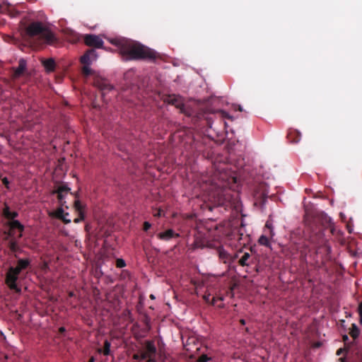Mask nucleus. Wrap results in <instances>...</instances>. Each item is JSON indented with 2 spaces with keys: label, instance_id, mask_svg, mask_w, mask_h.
<instances>
[{
  "label": "nucleus",
  "instance_id": "f257e3e1",
  "mask_svg": "<svg viewBox=\"0 0 362 362\" xmlns=\"http://www.w3.org/2000/svg\"><path fill=\"white\" fill-rule=\"evenodd\" d=\"M206 182H209L211 186L216 188L213 194L215 204L226 208L235 204V198L228 187L231 182H235V177L230 175L224 165L216 167L211 177Z\"/></svg>",
  "mask_w": 362,
  "mask_h": 362
},
{
  "label": "nucleus",
  "instance_id": "f03ea898",
  "mask_svg": "<svg viewBox=\"0 0 362 362\" xmlns=\"http://www.w3.org/2000/svg\"><path fill=\"white\" fill-rule=\"evenodd\" d=\"M111 43L118 47L122 59L126 61L154 60L158 57V54L153 49L132 40L113 39Z\"/></svg>",
  "mask_w": 362,
  "mask_h": 362
},
{
  "label": "nucleus",
  "instance_id": "7ed1b4c3",
  "mask_svg": "<svg viewBox=\"0 0 362 362\" xmlns=\"http://www.w3.org/2000/svg\"><path fill=\"white\" fill-rule=\"evenodd\" d=\"M304 223L307 233H314V230H320L324 233V229L329 228L330 232L334 234L335 228L332 219L324 213L318 214L315 216L305 214L304 216Z\"/></svg>",
  "mask_w": 362,
  "mask_h": 362
},
{
  "label": "nucleus",
  "instance_id": "20e7f679",
  "mask_svg": "<svg viewBox=\"0 0 362 362\" xmlns=\"http://www.w3.org/2000/svg\"><path fill=\"white\" fill-rule=\"evenodd\" d=\"M26 33L30 37L38 35L43 42L49 45H54L57 41L54 33L45 27L42 23L39 21L33 22L29 24L26 28Z\"/></svg>",
  "mask_w": 362,
  "mask_h": 362
},
{
  "label": "nucleus",
  "instance_id": "39448f33",
  "mask_svg": "<svg viewBox=\"0 0 362 362\" xmlns=\"http://www.w3.org/2000/svg\"><path fill=\"white\" fill-rule=\"evenodd\" d=\"M30 264L29 259H19L16 267H10L6 276V283L10 289L14 290L16 292H20L21 289L18 288L16 281L18 279V275L22 270L26 269Z\"/></svg>",
  "mask_w": 362,
  "mask_h": 362
},
{
  "label": "nucleus",
  "instance_id": "423d86ee",
  "mask_svg": "<svg viewBox=\"0 0 362 362\" xmlns=\"http://www.w3.org/2000/svg\"><path fill=\"white\" fill-rule=\"evenodd\" d=\"M308 233V240L315 247L316 253L327 257L331 252V247L328 245V241L325 238L324 233L320 230H314V233Z\"/></svg>",
  "mask_w": 362,
  "mask_h": 362
},
{
  "label": "nucleus",
  "instance_id": "0eeeda50",
  "mask_svg": "<svg viewBox=\"0 0 362 362\" xmlns=\"http://www.w3.org/2000/svg\"><path fill=\"white\" fill-rule=\"evenodd\" d=\"M3 216L10 221L8 222L7 225L10 228L9 231L7 233L8 235L10 237L14 236L13 230L17 229L19 231V234L18 235V238H22L23 232L24 230V226L21 223V222L18 220H15L16 218L18 216V213L16 211H11L8 206L5 204V207L3 209Z\"/></svg>",
  "mask_w": 362,
  "mask_h": 362
},
{
  "label": "nucleus",
  "instance_id": "6e6552de",
  "mask_svg": "<svg viewBox=\"0 0 362 362\" xmlns=\"http://www.w3.org/2000/svg\"><path fill=\"white\" fill-rule=\"evenodd\" d=\"M226 117H228V113L221 110H217L213 112H209L208 110L203 111L198 113L197 115V119L201 122L200 125H206L209 128H212L213 120L214 118L221 120L222 119H225Z\"/></svg>",
  "mask_w": 362,
  "mask_h": 362
},
{
  "label": "nucleus",
  "instance_id": "1a4fd4ad",
  "mask_svg": "<svg viewBox=\"0 0 362 362\" xmlns=\"http://www.w3.org/2000/svg\"><path fill=\"white\" fill-rule=\"evenodd\" d=\"M216 251L220 261L223 264H228V267H230L234 260L238 257L237 253L231 255L221 247H218Z\"/></svg>",
  "mask_w": 362,
  "mask_h": 362
},
{
  "label": "nucleus",
  "instance_id": "9d476101",
  "mask_svg": "<svg viewBox=\"0 0 362 362\" xmlns=\"http://www.w3.org/2000/svg\"><path fill=\"white\" fill-rule=\"evenodd\" d=\"M83 41L87 46L95 48H102L104 43L99 36L93 34L85 35L83 36Z\"/></svg>",
  "mask_w": 362,
  "mask_h": 362
},
{
  "label": "nucleus",
  "instance_id": "9b49d317",
  "mask_svg": "<svg viewBox=\"0 0 362 362\" xmlns=\"http://www.w3.org/2000/svg\"><path fill=\"white\" fill-rule=\"evenodd\" d=\"M13 71L11 78L16 80L22 76L27 71V62L25 59L21 58L18 61V67H12Z\"/></svg>",
  "mask_w": 362,
  "mask_h": 362
},
{
  "label": "nucleus",
  "instance_id": "f8f14e48",
  "mask_svg": "<svg viewBox=\"0 0 362 362\" xmlns=\"http://www.w3.org/2000/svg\"><path fill=\"white\" fill-rule=\"evenodd\" d=\"M167 102L169 104L175 106V107L179 109L181 112H185V105L182 97L176 95H170L168 97Z\"/></svg>",
  "mask_w": 362,
  "mask_h": 362
},
{
  "label": "nucleus",
  "instance_id": "ddd939ff",
  "mask_svg": "<svg viewBox=\"0 0 362 362\" xmlns=\"http://www.w3.org/2000/svg\"><path fill=\"white\" fill-rule=\"evenodd\" d=\"M94 85L97 87L100 91L102 96L104 97L105 95L110 92L112 89V86L110 85L106 80L105 79H96L94 82Z\"/></svg>",
  "mask_w": 362,
  "mask_h": 362
},
{
  "label": "nucleus",
  "instance_id": "4468645a",
  "mask_svg": "<svg viewBox=\"0 0 362 362\" xmlns=\"http://www.w3.org/2000/svg\"><path fill=\"white\" fill-rule=\"evenodd\" d=\"M98 57L94 49H88L81 57V63L85 65H90L91 62Z\"/></svg>",
  "mask_w": 362,
  "mask_h": 362
},
{
  "label": "nucleus",
  "instance_id": "2eb2a0df",
  "mask_svg": "<svg viewBox=\"0 0 362 362\" xmlns=\"http://www.w3.org/2000/svg\"><path fill=\"white\" fill-rule=\"evenodd\" d=\"M156 351L157 349L154 342L153 341H146L142 359H146V358L148 356H156Z\"/></svg>",
  "mask_w": 362,
  "mask_h": 362
},
{
  "label": "nucleus",
  "instance_id": "dca6fc26",
  "mask_svg": "<svg viewBox=\"0 0 362 362\" xmlns=\"http://www.w3.org/2000/svg\"><path fill=\"white\" fill-rule=\"evenodd\" d=\"M180 234L175 232L173 229H168L164 232H160L157 234V238L159 240L164 241H169L173 238H179Z\"/></svg>",
  "mask_w": 362,
  "mask_h": 362
},
{
  "label": "nucleus",
  "instance_id": "f3484780",
  "mask_svg": "<svg viewBox=\"0 0 362 362\" xmlns=\"http://www.w3.org/2000/svg\"><path fill=\"white\" fill-rule=\"evenodd\" d=\"M64 35L66 40L71 43H76L81 40V35L69 28L64 30Z\"/></svg>",
  "mask_w": 362,
  "mask_h": 362
},
{
  "label": "nucleus",
  "instance_id": "a211bd4d",
  "mask_svg": "<svg viewBox=\"0 0 362 362\" xmlns=\"http://www.w3.org/2000/svg\"><path fill=\"white\" fill-rule=\"evenodd\" d=\"M70 190L71 189L67 185H62L59 186L55 191H54V193L57 194V199L60 205L64 206V194H67Z\"/></svg>",
  "mask_w": 362,
  "mask_h": 362
},
{
  "label": "nucleus",
  "instance_id": "6ab92c4d",
  "mask_svg": "<svg viewBox=\"0 0 362 362\" xmlns=\"http://www.w3.org/2000/svg\"><path fill=\"white\" fill-rule=\"evenodd\" d=\"M287 139L291 144H297L301 139V134L294 129H289L287 133Z\"/></svg>",
  "mask_w": 362,
  "mask_h": 362
},
{
  "label": "nucleus",
  "instance_id": "aec40b11",
  "mask_svg": "<svg viewBox=\"0 0 362 362\" xmlns=\"http://www.w3.org/2000/svg\"><path fill=\"white\" fill-rule=\"evenodd\" d=\"M0 12L7 13L11 18H16L20 14L18 11L9 4L2 5L0 7Z\"/></svg>",
  "mask_w": 362,
  "mask_h": 362
},
{
  "label": "nucleus",
  "instance_id": "412c9836",
  "mask_svg": "<svg viewBox=\"0 0 362 362\" xmlns=\"http://www.w3.org/2000/svg\"><path fill=\"white\" fill-rule=\"evenodd\" d=\"M42 63L47 72H52L54 71L55 62L53 59L50 58L48 59H44L42 60Z\"/></svg>",
  "mask_w": 362,
  "mask_h": 362
},
{
  "label": "nucleus",
  "instance_id": "4be33fe9",
  "mask_svg": "<svg viewBox=\"0 0 362 362\" xmlns=\"http://www.w3.org/2000/svg\"><path fill=\"white\" fill-rule=\"evenodd\" d=\"M267 199V194L265 192H262L261 194H255V204H259L260 206H263Z\"/></svg>",
  "mask_w": 362,
  "mask_h": 362
},
{
  "label": "nucleus",
  "instance_id": "5701e85b",
  "mask_svg": "<svg viewBox=\"0 0 362 362\" xmlns=\"http://www.w3.org/2000/svg\"><path fill=\"white\" fill-rule=\"evenodd\" d=\"M203 298L206 303H209L213 305L216 304V303L218 300H221V301H222L223 300V297H218V298L213 297L212 298H211L210 294H205L203 296Z\"/></svg>",
  "mask_w": 362,
  "mask_h": 362
},
{
  "label": "nucleus",
  "instance_id": "b1692460",
  "mask_svg": "<svg viewBox=\"0 0 362 362\" xmlns=\"http://www.w3.org/2000/svg\"><path fill=\"white\" fill-rule=\"evenodd\" d=\"M250 259V255L248 252H245L241 258L239 259L238 263L240 266L245 267L250 264L249 259Z\"/></svg>",
  "mask_w": 362,
  "mask_h": 362
},
{
  "label": "nucleus",
  "instance_id": "393cba45",
  "mask_svg": "<svg viewBox=\"0 0 362 362\" xmlns=\"http://www.w3.org/2000/svg\"><path fill=\"white\" fill-rule=\"evenodd\" d=\"M359 334L360 330L358 327L356 326V324H352L349 331V334L351 335V337L354 339H356L358 337Z\"/></svg>",
  "mask_w": 362,
  "mask_h": 362
},
{
  "label": "nucleus",
  "instance_id": "a878e982",
  "mask_svg": "<svg viewBox=\"0 0 362 362\" xmlns=\"http://www.w3.org/2000/svg\"><path fill=\"white\" fill-rule=\"evenodd\" d=\"M111 344L108 340L104 341V346L103 351L98 350L99 352H102L105 356H108L110 354Z\"/></svg>",
  "mask_w": 362,
  "mask_h": 362
},
{
  "label": "nucleus",
  "instance_id": "bb28decb",
  "mask_svg": "<svg viewBox=\"0 0 362 362\" xmlns=\"http://www.w3.org/2000/svg\"><path fill=\"white\" fill-rule=\"evenodd\" d=\"M8 247L12 252H16L20 250L17 241L13 239L9 241Z\"/></svg>",
  "mask_w": 362,
  "mask_h": 362
},
{
  "label": "nucleus",
  "instance_id": "cd10ccee",
  "mask_svg": "<svg viewBox=\"0 0 362 362\" xmlns=\"http://www.w3.org/2000/svg\"><path fill=\"white\" fill-rule=\"evenodd\" d=\"M61 206H62L61 205ZM64 215H69L68 213H64V209H62V207H59L58 208L54 213H53V216L59 219H61L62 218H63V216Z\"/></svg>",
  "mask_w": 362,
  "mask_h": 362
},
{
  "label": "nucleus",
  "instance_id": "c85d7f7f",
  "mask_svg": "<svg viewBox=\"0 0 362 362\" xmlns=\"http://www.w3.org/2000/svg\"><path fill=\"white\" fill-rule=\"evenodd\" d=\"M258 243L264 246L270 247V243L268 238L265 235H261L259 238Z\"/></svg>",
  "mask_w": 362,
  "mask_h": 362
},
{
  "label": "nucleus",
  "instance_id": "c756f323",
  "mask_svg": "<svg viewBox=\"0 0 362 362\" xmlns=\"http://www.w3.org/2000/svg\"><path fill=\"white\" fill-rule=\"evenodd\" d=\"M82 68V74L84 76H88L93 74V70L90 68V65H85Z\"/></svg>",
  "mask_w": 362,
  "mask_h": 362
},
{
  "label": "nucleus",
  "instance_id": "7c9ffc66",
  "mask_svg": "<svg viewBox=\"0 0 362 362\" xmlns=\"http://www.w3.org/2000/svg\"><path fill=\"white\" fill-rule=\"evenodd\" d=\"M83 205L79 200H76L74 202V208L78 214L83 213Z\"/></svg>",
  "mask_w": 362,
  "mask_h": 362
},
{
  "label": "nucleus",
  "instance_id": "2f4dec72",
  "mask_svg": "<svg viewBox=\"0 0 362 362\" xmlns=\"http://www.w3.org/2000/svg\"><path fill=\"white\" fill-rule=\"evenodd\" d=\"M211 360V358L206 354L201 355L197 359V362H208Z\"/></svg>",
  "mask_w": 362,
  "mask_h": 362
},
{
  "label": "nucleus",
  "instance_id": "473e14b6",
  "mask_svg": "<svg viewBox=\"0 0 362 362\" xmlns=\"http://www.w3.org/2000/svg\"><path fill=\"white\" fill-rule=\"evenodd\" d=\"M126 266V263L123 259H117L116 260V267L118 268H123Z\"/></svg>",
  "mask_w": 362,
  "mask_h": 362
},
{
  "label": "nucleus",
  "instance_id": "72a5a7b5",
  "mask_svg": "<svg viewBox=\"0 0 362 362\" xmlns=\"http://www.w3.org/2000/svg\"><path fill=\"white\" fill-rule=\"evenodd\" d=\"M84 218H85L84 213H81V214H78V216L74 220V222L78 223H80L81 221H83Z\"/></svg>",
  "mask_w": 362,
  "mask_h": 362
},
{
  "label": "nucleus",
  "instance_id": "f704fd0d",
  "mask_svg": "<svg viewBox=\"0 0 362 362\" xmlns=\"http://www.w3.org/2000/svg\"><path fill=\"white\" fill-rule=\"evenodd\" d=\"M358 312L360 317L359 322L362 325V301L358 305Z\"/></svg>",
  "mask_w": 362,
  "mask_h": 362
},
{
  "label": "nucleus",
  "instance_id": "c9c22d12",
  "mask_svg": "<svg viewBox=\"0 0 362 362\" xmlns=\"http://www.w3.org/2000/svg\"><path fill=\"white\" fill-rule=\"evenodd\" d=\"M1 181H2L3 184L4 185V186H5L8 189H9V188H10V187H9V184H10V183H9V181H8V178H7V177H3V178H1Z\"/></svg>",
  "mask_w": 362,
  "mask_h": 362
},
{
  "label": "nucleus",
  "instance_id": "e433bc0d",
  "mask_svg": "<svg viewBox=\"0 0 362 362\" xmlns=\"http://www.w3.org/2000/svg\"><path fill=\"white\" fill-rule=\"evenodd\" d=\"M356 358L359 362H362V349H358L356 352Z\"/></svg>",
  "mask_w": 362,
  "mask_h": 362
},
{
  "label": "nucleus",
  "instance_id": "4c0bfd02",
  "mask_svg": "<svg viewBox=\"0 0 362 362\" xmlns=\"http://www.w3.org/2000/svg\"><path fill=\"white\" fill-rule=\"evenodd\" d=\"M265 226L270 230V235L272 237H273L274 234L273 230H272V223H270L269 221H267L266 223Z\"/></svg>",
  "mask_w": 362,
  "mask_h": 362
},
{
  "label": "nucleus",
  "instance_id": "58836bf2",
  "mask_svg": "<svg viewBox=\"0 0 362 362\" xmlns=\"http://www.w3.org/2000/svg\"><path fill=\"white\" fill-rule=\"evenodd\" d=\"M151 227V224L149 222L145 221L144 223L143 229L144 231H147L148 229H150Z\"/></svg>",
  "mask_w": 362,
  "mask_h": 362
},
{
  "label": "nucleus",
  "instance_id": "ea45409f",
  "mask_svg": "<svg viewBox=\"0 0 362 362\" xmlns=\"http://www.w3.org/2000/svg\"><path fill=\"white\" fill-rule=\"evenodd\" d=\"M142 356H143V352L140 354H135L133 355V358L134 360H137V361H139V360H143L142 359Z\"/></svg>",
  "mask_w": 362,
  "mask_h": 362
},
{
  "label": "nucleus",
  "instance_id": "a19ab883",
  "mask_svg": "<svg viewBox=\"0 0 362 362\" xmlns=\"http://www.w3.org/2000/svg\"><path fill=\"white\" fill-rule=\"evenodd\" d=\"M146 362H157L156 356H151L146 358Z\"/></svg>",
  "mask_w": 362,
  "mask_h": 362
},
{
  "label": "nucleus",
  "instance_id": "79ce46f5",
  "mask_svg": "<svg viewBox=\"0 0 362 362\" xmlns=\"http://www.w3.org/2000/svg\"><path fill=\"white\" fill-rule=\"evenodd\" d=\"M66 215H64L63 216V218H62L60 220H62L64 223L67 224V223H71V220L70 219H68L66 217Z\"/></svg>",
  "mask_w": 362,
  "mask_h": 362
},
{
  "label": "nucleus",
  "instance_id": "37998d69",
  "mask_svg": "<svg viewBox=\"0 0 362 362\" xmlns=\"http://www.w3.org/2000/svg\"><path fill=\"white\" fill-rule=\"evenodd\" d=\"M66 332V329L64 327H61L59 329V334H64Z\"/></svg>",
  "mask_w": 362,
  "mask_h": 362
},
{
  "label": "nucleus",
  "instance_id": "c03bdc74",
  "mask_svg": "<svg viewBox=\"0 0 362 362\" xmlns=\"http://www.w3.org/2000/svg\"><path fill=\"white\" fill-rule=\"evenodd\" d=\"M344 351V349H339L337 351V356H339V355H341Z\"/></svg>",
  "mask_w": 362,
  "mask_h": 362
},
{
  "label": "nucleus",
  "instance_id": "a18cd8bd",
  "mask_svg": "<svg viewBox=\"0 0 362 362\" xmlns=\"http://www.w3.org/2000/svg\"><path fill=\"white\" fill-rule=\"evenodd\" d=\"M343 341L346 344L347 341H349V337L347 335H344L343 337Z\"/></svg>",
  "mask_w": 362,
  "mask_h": 362
},
{
  "label": "nucleus",
  "instance_id": "49530a36",
  "mask_svg": "<svg viewBox=\"0 0 362 362\" xmlns=\"http://www.w3.org/2000/svg\"><path fill=\"white\" fill-rule=\"evenodd\" d=\"M240 323L242 325H245V320L244 319H240Z\"/></svg>",
  "mask_w": 362,
  "mask_h": 362
},
{
  "label": "nucleus",
  "instance_id": "de8ad7c7",
  "mask_svg": "<svg viewBox=\"0 0 362 362\" xmlns=\"http://www.w3.org/2000/svg\"><path fill=\"white\" fill-rule=\"evenodd\" d=\"M88 362H95V358L93 356H91L88 361Z\"/></svg>",
  "mask_w": 362,
  "mask_h": 362
},
{
  "label": "nucleus",
  "instance_id": "09e8293b",
  "mask_svg": "<svg viewBox=\"0 0 362 362\" xmlns=\"http://www.w3.org/2000/svg\"><path fill=\"white\" fill-rule=\"evenodd\" d=\"M339 361H340L341 362H344V358H340L339 359Z\"/></svg>",
  "mask_w": 362,
  "mask_h": 362
},
{
  "label": "nucleus",
  "instance_id": "8fccbe9b",
  "mask_svg": "<svg viewBox=\"0 0 362 362\" xmlns=\"http://www.w3.org/2000/svg\"><path fill=\"white\" fill-rule=\"evenodd\" d=\"M30 2H35L36 0H28Z\"/></svg>",
  "mask_w": 362,
  "mask_h": 362
},
{
  "label": "nucleus",
  "instance_id": "3c124183",
  "mask_svg": "<svg viewBox=\"0 0 362 362\" xmlns=\"http://www.w3.org/2000/svg\"><path fill=\"white\" fill-rule=\"evenodd\" d=\"M73 295H74V294H73V293H72V292H71V293H69V296H72Z\"/></svg>",
  "mask_w": 362,
  "mask_h": 362
},
{
  "label": "nucleus",
  "instance_id": "603ef678",
  "mask_svg": "<svg viewBox=\"0 0 362 362\" xmlns=\"http://www.w3.org/2000/svg\"><path fill=\"white\" fill-rule=\"evenodd\" d=\"M0 178H1H1H3V177H2V176H1V174H0Z\"/></svg>",
  "mask_w": 362,
  "mask_h": 362
},
{
  "label": "nucleus",
  "instance_id": "864d4df0",
  "mask_svg": "<svg viewBox=\"0 0 362 362\" xmlns=\"http://www.w3.org/2000/svg\"><path fill=\"white\" fill-rule=\"evenodd\" d=\"M1 6H2V5L0 4V7H1Z\"/></svg>",
  "mask_w": 362,
  "mask_h": 362
}]
</instances>
